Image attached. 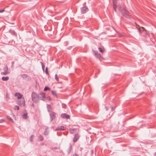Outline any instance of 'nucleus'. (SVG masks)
I'll list each match as a JSON object with an SVG mask.
<instances>
[{"instance_id":"1","label":"nucleus","mask_w":156,"mask_h":156,"mask_svg":"<svg viewBox=\"0 0 156 156\" xmlns=\"http://www.w3.org/2000/svg\"><path fill=\"white\" fill-rule=\"evenodd\" d=\"M31 97L32 100L34 102L36 103L38 101L39 99V97L35 93L33 92L32 93Z\"/></svg>"},{"instance_id":"2","label":"nucleus","mask_w":156,"mask_h":156,"mask_svg":"<svg viewBox=\"0 0 156 156\" xmlns=\"http://www.w3.org/2000/svg\"><path fill=\"white\" fill-rule=\"evenodd\" d=\"M119 10L121 11V12L123 16L126 17L127 18H129L131 16L128 14V12L124 9H122L119 8Z\"/></svg>"},{"instance_id":"3","label":"nucleus","mask_w":156,"mask_h":156,"mask_svg":"<svg viewBox=\"0 0 156 156\" xmlns=\"http://www.w3.org/2000/svg\"><path fill=\"white\" fill-rule=\"evenodd\" d=\"M3 70L4 72H2L1 73V74L5 75L9 73V72L8 71V67L7 66H4L3 68Z\"/></svg>"},{"instance_id":"4","label":"nucleus","mask_w":156,"mask_h":156,"mask_svg":"<svg viewBox=\"0 0 156 156\" xmlns=\"http://www.w3.org/2000/svg\"><path fill=\"white\" fill-rule=\"evenodd\" d=\"M89 9L87 6L82 7L81 8V12L82 13H85L88 11Z\"/></svg>"},{"instance_id":"5","label":"nucleus","mask_w":156,"mask_h":156,"mask_svg":"<svg viewBox=\"0 0 156 156\" xmlns=\"http://www.w3.org/2000/svg\"><path fill=\"white\" fill-rule=\"evenodd\" d=\"M61 117L63 119H68L70 118V115H67L66 113H63L61 115Z\"/></svg>"},{"instance_id":"6","label":"nucleus","mask_w":156,"mask_h":156,"mask_svg":"<svg viewBox=\"0 0 156 156\" xmlns=\"http://www.w3.org/2000/svg\"><path fill=\"white\" fill-rule=\"evenodd\" d=\"M40 95H41L40 98V99L43 101H44L46 98L45 94L44 92H41L40 93Z\"/></svg>"},{"instance_id":"7","label":"nucleus","mask_w":156,"mask_h":156,"mask_svg":"<svg viewBox=\"0 0 156 156\" xmlns=\"http://www.w3.org/2000/svg\"><path fill=\"white\" fill-rule=\"evenodd\" d=\"M113 7L115 12H116V8L117 7V2L116 0H113Z\"/></svg>"},{"instance_id":"8","label":"nucleus","mask_w":156,"mask_h":156,"mask_svg":"<svg viewBox=\"0 0 156 156\" xmlns=\"http://www.w3.org/2000/svg\"><path fill=\"white\" fill-rule=\"evenodd\" d=\"M95 56L97 58H99L100 60H101V55L98 53L97 52H94Z\"/></svg>"},{"instance_id":"9","label":"nucleus","mask_w":156,"mask_h":156,"mask_svg":"<svg viewBox=\"0 0 156 156\" xmlns=\"http://www.w3.org/2000/svg\"><path fill=\"white\" fill-rule=\"evenodd\" d=\"M50 115L51 117V121H52L55 117V113L53 112H51Z\"/></svg>"},{"instance_id":"10","label":"nucleus","mask_w":156,"mask_h":156,"mask_svg":"<svg viewBox=\"0 0 156 156\" xmlns=\"http://www.w3.org/2000/svg\"><path fill=\"white\" fill-rule=\"evenodd\" d=\"M14 95L15 97H17V98L18 99H20L21 98H22V95L20 93H16Z\"/></svg>"},{"instance_id":"11","label":"nucleus","mask_w":156,"mask_h":156,"mask_svg":"<svg viewBox=\"0 0 156 156\" xmlns=\"http://www.w3.org/2000/svg\"><path fill=\"white\" fill-rule=\"evenodd\" d=\"M66 129V128L63 126H61L58 127L55 130H65Z\"/></svg>"},{"instance_id":"12","label":"nucleus","mask_w":156,"mask_h":156,"mask_svg":"<svg viewBox=\"0 0 156 156\" xmlns=\"http://www.w3.org/2000/svg\"><path fill=\"white\" fill-rule=\"evenodd\" d=\"M79 136L78 134H76V135H75L74 137L73 138V141L74 142H76L78 140V139H79Z\"/></svg>"},{"instance_id":"13","label":"nucleus","mask_w":156,"mask_h":156,"mask_svg":"<svg viewBox=\"0 0 156 156\" xmlns=\"http://www.w3.org/2000/svg\"><path fill=\"white\" fill-rule=\"evenodd\" d=\"M76 131V129H70V131L71 133H74Z\"/></svg>"},{"instance_id":"14","label":"nucleus","mask_w":156,"mask_h":156,"mask_svg":"<svg viewBox=\"0 0 156 156\" xmlns=\"http://www.w3.org/2000/svg\"><path fill=\"white\" fill-rule=\"evenodd\" d=\"M9 77L8 76L6 77H2V80L4 81H6L8 80L9 79Z\"/></svg>"},{"instance_id":"15","label":"nucleus","mask_w":156,"mask_h":156,"mask_svg":"<svg viewBox=\"0 0 156 156\" xmlns=\"http://www.w3.org/2000/svg\"><path fill=\"white\" fill-rule=\"evenodd\" d=\"M27 112H26L24 113L23 115V118L24 119H26L27 118Z\"/></svg>"},{"instance_id":"16","label":"nucleus","mask_w":156,"mask_h":156,"mask_svg":"<svg viewBox=\"0 0 156 156\" xmlns=\"http://www.w3.org/2000/svg\"><path fill=\"white\" fill-rule=\"evenodd\" d=\"M21 77L23 79H25L27 78V76L26 74H22L21 75Z\"/></svg>"},{"instance_id":"17","label":"nucleus","mask_w":156,"mask_h":156,"mask_svg":"<svg viewBox=\"0 0 156 156\" xmlns=\"http://www.w3.org/2000/svg\"><path fill=\"white\" fill-rule=\"evenodd\" d=\"M139 31L140 33V34L141 31H144V28L143 27L140 28L139 29Z\"/></svg>"},{"instance_id":"18","label":"nucleus","mask_w":156,"mask_h":156,"mask_svg":"<svg viewBox=\"0 0 156 156\" xmlns=\"http://www.w3.org/2000/svg\"><path fill=\"white\" fill-rule=\"evenodd\" d=\"M38 138H39V140L40 141H42L43 140V137L41 135H40L38 136Z\"/></svg>"},{"instance_id":"19","label":"nucleus","mask_w":156,"mask_h":156,"mask_svg":"<svg viewBox=\"0 0 156 156\" xmlns=\"http://www.w3.org/2000/svg\"><path fill=\"white\" fill-rule=\"evenodd\" d=\"M47 108H48V112H50L51 111V107L50 105H47Z\"/></svg>"},{"instance_id":"20","label":"nucleus","mask_w":156,"mask_h":156,"mask_svg":"<svg viewBox=\"0 0 156 156\" xmlns=\"http://www.w3.org/2000/svg\"><path fill=\"white\" fill-rule=\"evenodd\" d=\"M52 94L54 96H56V92L55 91H51Z\"/></svg>"},{"instance_id":"21","label":"nucleus","mask_w":156,"mask_h":156,"mask_svg":"<svg viewBox=\"0 0 156 156\" xmlns=\"http://www.w3.org/2000/svg\"><path fill=\"white\" fill-rule=\"evenodd\" d=\"M34 136L33 135H31L30 138V140L32 142L33 141V138L34 137Z\"/></svg>"},{"instance_id":"22","label":"nucleus","mask_w":156,"mask_h":156,"mask_svg":"<svg viewBox=\"0 0 156 156\" xmlns=\"http://www.w3.org/2000/svg\"><path fill=\"white\" fill-rule=\"evenodd\" d=\"M55 79L57 81H58V75L57 74H55Z\"/></svg>"},{"instance_id":"23","label":"nucleus","mask_w":156,"mask_h":156,"mask_svg":"<svg viewBox=\"0 0 156 156\" xmlns=\"http://www.w3.org/2000/svg\"><path fill=\"white\" fill-rule=\"evenodd\" d=\"M6 117L8 119H9L12 122L13 121V119L9 116H6Z\"/></svg>"},{"instance_id":"24","label":"nucleus","mask_w":156,"mask_h":156,"mask_svg":"<svg viewBox=\"0 0 156 156\" xmlns=\"http://www.w3.org/2000/svg\"><path fill=\"white\" fill-rule=\"evenodd\" d=\"M14 110L16 109L17 110H19V107H18V106H15V107L14 108Z\"/></svg>"},{"instance_id":"25","label":"nucleus","mask_w":156,"mask_h":156,"mask_svg":"<svg viewBox=\"0 0 156 156\" xmlns=\"http://www.w3.org/2000/svg\"><path fill=\"white\" fill-rule=\"evenodd\" d=\"M98 49L99 50V51L101 52V53H103L104 52V50L103 49H102L101 48H98Z\"/></svg>"},{"instance_id":"26","label":"nucleus","mask_w":156,"mask_h":156,"mask_svg":"<svg viewBox=\"0 0 156 156\" xmlns=\"http://www.w3.org/2000/svg\"><path fill=\"white\" fill-rule=\"evenodd\" d=\"M47 129H48V128L47 127L46 128L45 131L44 133V134L45 135H47L48 134V133H47Z\"/></svg>"},{"instance_id":"27","label":"nucleus","mask_w":156,"mask_h":156,"mask_svg":"<svg viewBox=\"0 0 156 156\" xmlns=\"http://www.w3.org/2000/svg\"><path fill=\"white\" fill-rule=\"evenodd\" d=\"M50 89V88L48 87H45L44 88V90L45 91H46L48 90H49Z\"/></svg>"},{"instance_id":"28","label":"nucleus","mask_w":156,"mask_h":156,"mask_svg":"<svg viewBox=\"0 0 156 156\" xmlns=\"http://www.w3.org/2000/svg\"><path fill=\"white\" fill-rule=\"evenodd\" d=\"M41 65H42V69L43 70H44V65L43 64V63L42 62H41Z\"/></svg>"},{"instance_id":"29","label":"nucleus","mask_w":156,"mask_h":156,"mask_svg":"<svg viewBox=\"0 0 156 156\" xmlns=\"http://www.w3.org/2000/svg\"><path fill=\"white\" fill-rule=\"evenodd\" d=\"M62 108H66V105H65V104H62Z\"/></svg>"},{"instance_id":"30","label":"nucleus","mask_w":156,"mask_h":156,"mask_svg":"<svg viewBox=\"0 0 156 156\" xmlns=\"http://www.w3.org/2000/svg\"><path fill=\"white\" fill-rule=\"evenodd\" d=\"M48 67H46V69H45V73L46 74H48Z\"/></svg>"},{"instance_id":"31","label":"nucleus","mask_w":156,"mask_h":156,"mask_svg":"<svg viewBox=\"0 0 156 156\" xmlns=\"http://www.w3.org/2000/svg\"><path fill=\"white\" fill-rule=\"evenodd\" d=\"M5 9H3L0 10V13H2L4 12Z\"/></svg>"},{"instance_id":"32","label":"nucleus","mask_w":156,"mask_h":156,"mask_svg":"<svg viewBox=\"0 0 156 156\" xmlns=\"http://www.w3.org/2000/svg\"><path fill=\"white\" fill-rule=\"evenodd\" d=\"M22 105L23 106H24L25 105V101L24 100H23V101H22Z\"/></svg>"},{"instance_id":"33","label":"nucleus","mask_w":156,"mask_h":156,"mask_svg":"<svg viewBox=\"0 0 156 156\" xmlns=\"http://www.w3.org/2000/svg\"><path fill=\"white\" fill-rule=\"evenodd\" d=\"M12 33L14 35H16V33L14 31H12Z\"/></svg>"},{"instance_id":"34","label":"nucleus","mask_w":156,"mask_h":156,"mask_svg":"<svg viewBox=\"0 0 156 156\" xmlns=\"http://www.w3.org/2000/svg\"><path fill=\"white\" fill-rule=\"evenodd\" d=\"M111 108L112 111L115 109V108H114L113 107H111Z\"/></svg>"},{"instance_id":"35","label":"nucleus","mask_w":156,"mask_h":156,"mask_svg":"<svg viewBox=\"0 0 156 156\" xmlns=\"http://www.w3.org/2000/svg\"><path fill=\"white\" fill-rule=\"evenodd\" d=\"M4 120L2 119L0 120V123H2L3 122Z\"/></svg>"},{"instance_id":"36","label":"nucleus","mask_w":156,"mask_h":156,"mask_svg":"<svg viewBox=\"0 0 156 156\" xmlns=\"http://www.w3.org/2000/svg\"><path fill=\"white\" fill-rule=\"evenodd\" d=\"M47 98L49 100H51V98L49 97H47Z\"/></svg>"},{"instance_id":"37","label":"nucleus","mask_w":156,"mask_h":156,"mask_svg":"<svg viewBox=\"0 0 156 156\" xmlns=\"http://www.w3.org/2000/svg\"><path fill=\"white\" fill-rule=\"evenodd\" d=\"M73 156H78V155L76 154H74L73 155Z\"/></svg>"},{"instance_id":"38","label":"nucleus","mask_w":156,"mask_h":156,"mask_svg":"<svg viewBox=\"0 0 156 156\" xmlns=\"http://www.w3.org/2000/svg\"><path fill=\"white\" fill-rule=\"evenodd\" d=\"M154 156H156V152L154 154Z\"/></svg>"},{"instance_id":"39","label":"nucleus","mask_w":156,"mask_h":156,"mask_svg":"<svg viewBox=\"0 0 156 156\" xmlns=\"http://www.w3.org/2000/svg\"><path fill=\"white\" fill-rule=\"evenodd\" d=\"M105 108H106V109L107 110H108V109L107 108V107H105Z\"/></svg>"},{"instance_id":"40","label":"nucleus","mask_w":156,"mask_h":156,"mask_svg":"<svg viewBox=\"0 0 156 156\" xmlns=\"http://www.w3.org/2000/svg\"><path fill=\"white\" fill-rule=\"evenodd\" d=\"M6 97H8L7 94L6 95Z\"/></svg>"}]
</instances>
